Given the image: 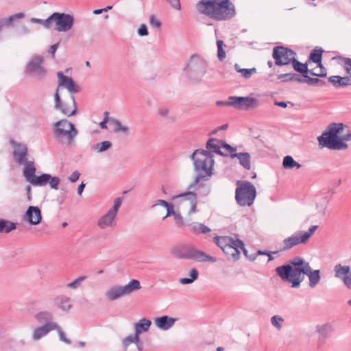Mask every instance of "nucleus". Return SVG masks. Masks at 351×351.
<instances>
[{"mask_svg": "<svg viewBox=\"0 0 351 351\" xmlns=\"http://www.w3.org/2000/svg\"><path fill=\"white\" fill-rule=\"evenodd\" d=\"M198 271L195 268H193L190 270L189 276L190 278H182L180 279V283L182 285H189L194 282L198 278Z\"/></svg>", "mask_w": 351, "mask_h": 351, "instance_id": "obj_40", "label": "nucleus"}, {"mask_svg": "<svg viewBox=\"0 0 351 351\" xmlns=\"http://www.w3.org/2000/svg\"><path fill=\"white\" fill-rule=\"evenodd\" d=\"M179 199L180 203L184 206H189L188 214L189 215L197 212V195L193 192H186L173 197V199Z\"/></svg>", "mask_w": 351, "mask_h": 351, "instance_id": "obj_19", "label": "nucleus"}, {"mask_svg": "<svg viewBox=\"0 0 351 351\" xmlns=\"http://www.w3.org/2000/svg\"><path fill=\"white\" fill-rule=\"evenodd\" d=\"M138 280H131L124 286L116 285L108 289L105 293L106 298L110 301L116 300L123 296L131 294L132 292L141 289Z\"/></svg>", "mask_w": 351, "mask_h": 351, "instance_id": "obj_8", "label": "nucleus"}, {"mask_svg": "<svg viewBox=\"0 0 351 351\" xmlns=\"http://www.w3.org/2000/svg\"><path fill=\"white\" fill-rule=\"evenodd\" d=\"M232 107L239 110L249 111L259 106L257 99L250 97L232 96Z\"/></svg>", "mask_w": 351, "mask_h": 351, "instance_id": "obj_17", "label": "nucleus"}, {"mask_svg": "<svg viewBox=\"0 0 351 351\" xmlns=\"http://www.w3.org/2000/svg\"><path fill=\"white\" fill-rule=\"evenodd\" d=\"M270 322L273 327H274L277 330H280L282 328L285 319L282 316L275 315L271 317Z\"/></svg>", "mask_w": 351, "mask_h": 351, "instance_id": "obj_44", "label": "nucleus"}, {"mask_svg": "<svg viewBox=\"0 0 351 351\" xmlns=\"http://www.w3.org/2000/svg\"><path fill=\"white\" fill-rule=\"evenodd\" d=\"M236 148L234 147L233 152H230L228 156L231 158H237L239 164L245 169L249 170L251 168V156L247 152L236 153Z\"/></svg>", "mask_w": 351, "mask_h": 351, "instance_id": "obj_25", "label": "nucleus"}, {"mask_svg": "<svg viewBox=\"0 0 351 351\" xmlns=\"http://www.w3.org/2000/svg\"><path fill=\"white\" fill-rule=\"evenodd\" d=\"M57 328L56 323H48L36 328L32 332V339L38 341L41 338L45 337L51 330H54Z\"/></svg>", "mask_w": 351, "mask_h": 351, "instance_id": "obj_22", "label": "nucleus"}, {"mask_svg": "<svg viewBox=\"0 0 351 351\" xmlns=\"http://www.w3.org/2000/svg\"><path fill=\"white\" fill-rule=\"evenodd\" d=\"M122 202V197H117L114 200L113 206L98 219L97 225L99 228L104 230L115 226L116 217Z\"/></svg>", "mask_w": 351, "mask_h": 351, "instance_id": "obj_12", "label": "nucleus"}, {"mask_svg": "<svg viewBox=\"0 0 351 351\" xmlns=\"http://www.w3.org/2000/svg\"><path fill=\"white\" fill-rule=\"evenodd\" d=\"M158 113L162 117H166L174 121V118L169 117V109L167 108H161L158 110Z\"/></svg>", "mask_w": 351, "mask_h": 351, "instance_id": "obj_56", "label": "nucleus"}, {"mask_svg": "<svg viewBox=\"0 0 351 351\" xmlns=\"http://www.w3.org/2000/svg\"><path fill=\"white\" fill-rule=\"evenodd\" d=\"M24 17V14L23 12H19V13H17V14H15L14 15H12L10 16L8 19H7V21L6 23L8 24H11L12 21L14 20V19H22Z\"/></svg>", "mask_w": 351, "mask_h": 351, "instance_id": "obj_60", "label": "nucleus"}, {"mask_svg": "<svg viewBox=\"0 0 351 351\" xmlns=\"http://www.w3.org/2000/svg\"><path fill=\"white\" fill-rule=\"evenodd\" d=\"M46 22H51V27L54 24L57 31L65 32L72 28L74 17L69 14L54 12L47 19Z\"/></svg>", "mask_w": 351, "mask_h": 351, "instance_id": "obj_11", "label": "nucleus"}, {"mask_svg": "<svg viewBox=\"0 0 351 351\" xmlns=\"http://www.w3.org/2000/svg\"><path fill=\"white\" fill-rule=\"evenodd\" d=\"M217 57L220 61H223L226 58V53L223 49V42L221 40L217 41Z\"/></svg>", "mask_w": 351, "mask_h": 351, "instance_id": "obj_48", "label": "nucleus"}, {"mask_svg": "<svg viewBox=\"0 0 351 351\" xmlns=\"http://www.w3.org/2000/svg\"><path fill=\"white\" fill-rule=\"evenodd\" d=\"M152 322L149 319L143 318L134 324V332L140 337V335L149 330Z\"/></svg>", "mask_w": 351, "mask_h": 351, "instance_id": "obj_29", "label": "nucleus"}, {"mask_svg": "<svg viewBox=\"0 0 351 351\" xmlns=\"http://www.w3.org/2000/svg\"><path fill=\"white\" fill-rule=\"evenodd\" d=\"M56 326L57 328H56L54 330H56L58 332L60 341L64 342L66 344H71V341L66 337L64 332L62 330L60 326L57 323Z\"/></svg>", "mask_w": 351, "mask_h": 351, "instance_id": "obj_50", "label": "nucleus"}, {"mask_svg": "<svg viewBox=\"0 0 351 351\" xmlns=\"http://www.w3.org/2000/svg\"><path fill=\"white\" fill-rule=\"evenodd\" d=\"M31 21L34 23H39V24L42 25L43 26H44L47 29L51 28V22H49V23H47V22H46L47 19L43 20V19H36V18H32Z\"/></svg>", "mask_w": 351, "mask_h": 351, "instance_id": "obj_55", "label": "nucleus"}, {"mask_svg": "<svg viewBox=\"0 0 351 351\" xmlns=\"http://www.w3.org/2000/svg\"><path fill=\"white\" fill-rule=\"evenodd\" d=\"M338 59L340 60L339 64L346 70L347 76L351 79V59L341 56L338 57Z\"/></svg>", "mask_w": 351, "mask_h": 351, "instance_id": "obj_41", "label": "nucleus"}, {"mask_svg": "<svg viewBox=\"0 0 351 351\" xmlns=\"http://www.w3.org/2000/svg\"><path fill=\"white\" fill-rule=\"evenodd\" d=\"M149 23L151 25L156 27H160L161 26V23L154 15L150 16Z\"/></svg>", "mask_w": 351, "mask_h": 351, "instance_id": "obj_63", "label": "nucleus"}, {"mask_svg": "<svg viewBox=\"0 0 351 351\" xmlns=\"http://www.w3.org/2000/svg\"><path fill=\"white\" fill-rule=\"evenodd\" d=\"M282 166L285 169H290L294 167L299 169L301 167V165L297 162L292 156H286L284 157L282 160Z\"/></svg>", "mask_w": 351, "mask_h": 351, "instance_id": "obj_35", "label": "nucleus"}, {"mask_svg": "<svg viewBox=\"0 0 351 351\" xmlns=\"http://www.w3.org/2000/svg\"><path fill=\"white\" fill-rule=\"evenodd\" d=\"M138 338L139 337L135 332L133 335L125 337L122 341L123 349L126 350L130 344L137 343Z\"/></svg>", "mask_w": 351, "mask_h": 351, "instance_id": "obj_43", "label": "nucleus"}, {"mask_svg": "<svg viewBox=\"0 0 351 351\" xmlns=\"http://www.w3.org/2000/svg\"><path fill=\"white\" fill-rule=\"evenodd\" d=\"M110 122L114 125L115 128L114 131L115 132H122L125 134L128 132V128L127 126L123 125L119 120L111 118L110 119Z\"/></svg>", "mask_w": 351, "mask_h": 351, "instance_id": "obj_46", "label": "nucleus"}, {"mask_svg": "<svg viewBox=\"0 0 351 351\" xmlns=\"http://www.w3.org/2000/svg\"><path fill=\"white\" fill-rule=\"evenodd\" d=\"M197 176H212L215 160L213 155L204 149H198L191 155Z\"/></svg>", "mask_w": 351, "mask_h": 351, "instance_id": "obj_4", "label": "nucleus"}, {"mask_svg": "<svg viewBox=\"0 0 351 351\" xmlns=\"http://www.w3.org/2000/svg\"><path fill=\"white\" fill-rule=\"evenodd\" d=\"M208 62L202 57L197 55L191 56L185 66L189 77L195 81H199L207 72Z\"/></svg>", "mask_w": 351, "mask_h": 351, "instance_id": "obj_6", "label": "nucleus"}, {"mask_svg": "<svg viewBox=\"0 0 351 351\" xmlns=\"http://www.w3.org/2000/svg\"><path fill=\"white\" fill-rule=\"evenodd\" d=\"M276 274L283 281L291 284V287L298 288L304 280L306 274L309 279V287H315L320 281V271L313 270L308 262L302 257H296L291 260L288 264L277 267L275 269Z\"/></svg>", "mask_w": 351, "mask_h": 351, "instance_id": "obj_1", "label": "nucleus"}, {"mask_svg": "<svg viewBox=\"0 0 351 351\" xmlns=\"http://www.w3.org/2000/svg\"><path fill=\"white\" fill-rule=\"evenodd\" d=\"M199 14L217 21H226L236 14L235 8L230 0H201L196 4Z\"/></svg>", "mask_w": 351, "mask_h": 351, "instance_id": "obj_2", "label": "nucleus"}, {"mask_svg": "<svg viewBox=\"0 0 351 351\" xmlns=\"http://www.w3.org/2000/svg\"><path fill=\"white\" fill-rule=\"evenodd\" d=\"M317 67L319 68V72L310 71L311 74L319 77L326 76V69L322 65V62L320 63V64H317Z\"/></svg>", "mask_w": 351, "mask_h": 351, "instance_id": "obj_52", "label": "nucleus"}, {"mask_svg": "<svg viewBox=\"0 0 351 351\" xmlns=\"http://www.w3.org/2000/svg\"><path fill=\"white\" fill-rule=\"evenodd\" d=\"M25 218V220L27 221L30 224H38L42 219L41 211L40 208L37 206H29L26 211Z\"/></svg>", "mask_w": 351, "mask_h": 351, "instance_id": "obj_23", "label": "nucleus"}, {"mask_svg": "<svg viewBox=\"0 0 351 351\" xmlns=\"http://www.w3.org/2000/svg\"><path fill=\"white\" fill-rule=\"evenodd\" d=\"M234 69L235 70L241 74V75L245 78L249 79L251 77V76L256 73V68H252V69H241L239 67V65L238 64H234Z\"/></svg>", "mask_w": 351, "mask_h": 351, "instance_id": "obj_39", "label": "nucleus"}, {"mask_svg": "<svg viewBox=\"0 0 351 351\" xmlns=\"http://www.w3.org/2000/svg\"><path fill=\"white\" fill-rule=\"evenodd\" d=\"M168 202L163 199H158L155 204H153L152 207L156 206H162L163 207H167L168 206Z\"/></svg>", "mask_w": 351, "mask_h": 351, "instance_id": "obj_64", "label": "nucleus"}, {"mask_svg": "<svg viewBox=\"0 0 351 351\" xmlns=\"http://www.w3.org/2000/svg\"><path fill=\"white\" fill-rule=\"evenodd\" d=\"M214 242L223 251H225L226 248L230 246V245H235L234 241L236 239L232 237H215Z\"/></svg>", "mask_w": 351, "mask_h": 351, "instance_id": "obj_31", "label": "nucleus"}, {"mask_svg": "<svg viewBox=\"0 0 351 351\" xmlns=\"http://www.w3.org/2000/svg\"><path fill=\"white\" fill-rule=\"evenodd\" d=\"M27 149L26 146L21 144H14L13 154L15 160L20 165L23 164L26 160Z\"/></svg>", "mask_w": 351, "mask_h": 351, "instance_id": "obj_27", "label": "nucleus"}, {"mask_svg": "<svg viewBox=\"0 0 351 351\" xmlns=\"http://www.w3.org/2000/svg\"><path fill=\"white\" fill-rule=\"evenodd\" d=\"M112 146V144L110 141H102L101 143L95 144L92 147V149L94 151L97 152V153H102V152H106V150L109 149L110 148H111Z\"/></svg>", "mask_w": 351, "mask_h": 351, "instance_id": "obj_38", "label": "nucleus"}, {"mask_svg": "<svg viewBox=\"0 0 351 351\" xmlns=\"http://www.w3.org/2000/svg\"><path fill=\"white\" fill-rule=\"evenodd\" d=\"M27 182L34 186H43L47 184V179L50 177H25Z\"/></svg>", "mask_w": 351, "mask_h": 351, "instance_id": "obj_36", "label": "nucleus"}, {"mask_svg": "<svg viewBox=\"0 0 351 351\" xmlns=\"http://www.w3.org/2000/svg\"><path fill=\"white\" fill-rule=\"evenodd\" d=\"M170 5L171 6L177 10H180L181 9V5H180V0H166Z\"/></svg>", "mask_w": 351, "mask_h": 351, "instance_id": "obj_62", "label": "nucleus"}, {"mask_svg": "<svg viewBox=\"0 0 351 351\" xmlns=\"http://www.w3.org/2000/svg\"><path fill=\"white\" fill-rule=\"evenodd\" d=\"M53 134L55 139L60 144L75 145V138L78 134L74 124L67 119H61L53 124Z\"/></svg>", "mask_w": 351, "mask_h": 351, "instance_id": "obj_3", "label": "nucleus"}, {"mask_svg": "<svg viewBox=\"0 0 351 351\" xmlns=\"http://www.w3.org/2000/svg\"><path fill=\"white\" fill-rule=\"evenodd\" d=\"M16 229V224L12 221L0 219V232L8 233Z\"/></svg>", "mask_w": 351, "mask_h": 351, "instance_id": "obj_37", "label": "nucleus"}, {"mask_svg": "<svg viewBox=\"0 0 351 351\" xmlns=\"http://www.w3.org/2000/svg\"><path fill=\"white\" fill-rule=\"evenodd\" d=\"M335 277L340 280L344 287L351 290V267L350 265L336 264L333 268Z\"/></svg>", "mask_w": 351, "mask_h": 351, "instance_id": "obj_18", "label": "nucleus"}, {"mask_svg": "<svg viewBox=\"0 0 351 351\" xmlns=\"http://www.w3.org/2000/svg\"><path fill=\"white\" fill-rule=\"evenodd\" d=\"M35 318L39 323H55L54 322L51 321L53 319L52 313L47 311H41L36 313L35 315Z\"/></svg>", "mask_w": 351, "mask_h": 351, "instance_id": "obj_33", "label": "nucleus"}, {"mask_svg": "<svg viewBox=\"0 0 351 351\" xmlns=\"http://www.w3.org/2000/svg\"><path fill=\"white\" fill-rule=\"evenodd\" d=\"M191 230L196 234H206L211 231L208 226L201 223H193Z\"/></svg>", "mask_w": 351, "mask_h": 351, "instance_id": "obj_34", "label": "nucleus"}, {"mask_svg": "<svg viewBox=\"0 0 351 351\" xmlns=\"http://www.w3.org/2000/svg\"><path fill=\"white\" fill-rule=\"evenodd\" d=\"M320 147H327L332 150H342L348 147V145L340 138H336L327 132H324L317 137Z\"/></svg>", "mask_w": 351, "mask_h": 351, "instance_id": "obj_13", "label": "nucleus"}, {"mask_svg": "<svg viewBox=\"0 0 351 351\" xmlns=\"http://www.w3.org/2000/svg\"><path fill=\"white\" fill-rule=\"evenodd\" d=\"M173 218H174L175 223L178 228H182L184 226V223L183 218H182V215H180V213H176L174 215Z\"/></svg>", "mask_w": 351, "mask_h": 351, "instance_id": "obj_54", "label": "nucleus"}, {"mask_svg": "<svg viewBox=\"0 0 351 351\" xmlns=\"http://www.w3.org/2000/svg\"><path fill=\"white\" fill-rule=\"evenodd\" d=\"M54 101L55 109L59 110L65 116L71 117L76 114L77 106L74 96H71L69 103L62 102L60 94L58 93V88H57L54 94Z\"/></svg>", "mask_w": 351, "mask_h": 351, "instance_id": "obj_14", "label": "nucleus"}, {"mask_svg": "<svg viewBox=\"0 0 351 351\" xmlns=\"http://www.w3.org/2000/svg\"><path fill=\"white\" fill-rule=\"evenodd\" d=\"M44 58L40 55L32 56L25 66V73L28 76L40 80L47 73V70L43 66Z\"/></svg>", "mask_w": 351, "mask_h": 351, "instance_id": "obj_9", "label": "nucleus"}, {"mask_svg": "<svg viewBox=\"0 0 351 351\" xmlns=\"http://www.w3.org/2000/svg\"><path fill=\"white\" fill-rule=\"evenodd\" d=\"M303 77H304L303 83H306L309 85H319V86H322L324 84V82H322L319 79L310 77L307 75V74H305Z\"/></svg>", "mask_w": 351, "mask_h": 351, "instance_id": "obj_49", "label": "nucleus"}, {"mask_svg": "<svg viewBox=\"0 0 351 351\" xmlns=\"http://www.w3.org/2000/svg\"><path fill=\"white\" fill-rule=\"evenodd\" d=\"M328 81L332 84L336 88L351 85V79L348 76L341 77L340 75H332L328 77Z\"/></svg>", "mask_w": 351, "mask_h": 351, "instance_id": "obj_28", "label": "nucleus"}, {"mask_svg": "<svg viewBox=\"0 0 351 351\" xmlns=\"http://www.w3.org/2000/svg\"><path fill=\"white\" fill-rule=\"evenodd\" d=\"M316 331L320 338L327 339L335 332V327L331 323L327 322L323 324L317 325L316 326Z\"/></svg>", "mask_w": 351, "mask_h": 351, "instance_id": "obj_26", "label": "nucleus"}, {"mask_svg": "<svg viewBox=\"0 0 351 351\" xmlns=\"http://www.w3.org/2000/svg\"><path fill=\"white\" fill-rule=\"evenodd\" d=\"M235 245H230L228 247L226 248L223 252L227 255L228 258H232L233 261H237L240 258V250H243L245 255L247 256V250L245 248L243 242L236 238V240L234 241Z\"/></svg>", "mask_w": 351, "mask_h": 351, "instance_id": "obj_21", "label": "nucleus"}, {"mask_svg": "<svg viewBox=\"0 0 351 351\" xmlns=\"http://www.w3.org/2000/svg\"><path fill=\"white\" fill-rule=\"evenodd\" d=\"M206 147L208 152H214L223 156H228L230 152L234 151V147L221 140L210 138L208 140Z\"/></svg>", "mask_w": 351, "mask_h": 351, "instance_id": "obj_16", "label": "nucleus"}, {"mask_svg": "<svg viewBox=\"0 0 351 351\" xmlns=\"http://www.w3.org/2000/svg\"><path fill=\"white\" fill-rule=\"evenodd\" d=\"M175 256L179 258L194 259L199 262L210 261L215 263L217 261L215 257L209 256L205 252L198 250L193 246H183L175 250Z\"/></svg>", "mask_w": 351, "mask_h": 351, "instance_id": "obj_7", "label": "nucleus"}, {"mask_svg": "<svg viewBox=\"0 0 351 351\" xmlns=\"http://www.w3.org/2000/svg\"><path fill=\"white\" fill-rule=\"evenodd\" d=\"M216 105L218 106H232V96L228 97V101H217Z\"/></svg>", "mask_w": 351, "mask_h": 351, "instance_id": "obj_57", "label": "nucleus"}, {"mask_svg": "<svg viewBox=\"0 0 351 351\" xmlns=\"http://www.w3.org/2000/svg\"><path fill=\"white\" fill-rule=\"evenodd\" d=\"M272 56L276 65H287L294 60L295 53L286 47L278 46L274 48Z\"/></svg>", "mask_w": 351, "mask_h": 351, "instance_id": "obj_15", "label": "nucleus"}, {"mask_svg": "<svg viewBox=\"0 0 351 351\" xmlns=\"http://www.w3.org/2000/svg\"><path fill=\"white\" fill-rule=\"evenodd\" d=\"M138 34L141 36H147L149 32L147 26L145 24H142L138 29Z\"/></svg>", "mask_w": 351, "mask_h": 351, "instance_id": "obj_59", "label": "nucleus"}, {"mask_svg": "<svg viewBox=\"0 0 351 351\" xmlns=\"http://www.w3.org/2000/svg\"><path fill=\"white\" fill-rule=\"evenodd\" d=\"M165 208L167 209V214L163 217V219H165L167 217H170V216H174V215L177 213L176 211H174L173 206L171 204H168V206L165 207Z\"/></svg>", "mask_w": 351, "mask_h": 351, "instance_id": "obj_61", "label": "nucleus"}, {"mask_svg": "<svg viewBox=\"0 0 351 351\" xmlns=\"http://www.w3.org/2000/svg\"><path fill=\"white\" fill-rule=\"evenodd\" d=\"M235 191V199L241 206H251L256 197V191L254 186L247 181H237Z\"/></svg>", "mask_w": 351, "mask_h": 351, "instance_id": "obj_5", "label": "nucleus"}, {"mask_svg": "<svg viewBox=\"0 0 351 351\" xmlns=\"http://www.w3.org/2000/svg\"><path fill=\"white\" fill-rule=\"evenodd\" d=\"M344 129V126L342 123H331L330 124L327 128L324 131V132H327L329 134L333 135L336 138H339L338 134H341Z\"/></svg>", "mask_w": 351, "mask_h": 351, "instance_id": "obj_32", "label": "nucleus"}, {"mask_svg": "<svg viewBox=\"0 0 351 351\" xmlns=\"http://www.w3.org/2000/svg\"><path fill=\"white\" fill-rule=\"evenodd\" d=\"M57 77L58 78V89L60 87H63L72 94L77 93L80 91V88L75 84L71 77L64 75L62 71L57 73Z\"/></svg>", "mask_w": 351, "mask_h": 351, "instance_id": "obj_20", "label": "nucleus"}, {"mask_svg": "<svg viewBox=\"0 0 351 351\" xmlns=\"http://www.w3.org/2000/svg\"><path fill=\"white\" fill-rule=\"evenodd\" d=\"M323 50L322 49H315L310 54V60L317 64L322 62Z\"/></svg>", "mask_w": 351, "mask_h": 351, "instance_id": "obj_47", "label": "nucleus"}, {"mask_svg": "<svg viewBox=\"0 0 351 351\" xmlns=\"http://www.w3.org/2000/svg\"><path fill=\"white\" fill-rule=\"evenodd\" d=\"M177 319V318L171 317L167 315H163L155 318L154 323L158 328L165 331L172 328Z\"/></svg>", "mask_w": 351, "mask_h": 351, "instance_id": "obj_24", "label": "nucleus"}, {"mask_svg": "<svg viewBox=\"0 0 351 351\" xmlns=\"http://www.w3.org/2000/svg\"><path fill=\"white\" fill-rule=\"evenodd\" d=\"M23 165H24L23 176H36V168L33 162L25 160Z\"/></svg>", "mask_w": 351, "mask_h": 351, "instance_id": "obj_45", "label": "nucleus"}, {"mask_svg": "<svg viewBox=\"0 0 351 351\" xmlns=\"http://www.w3.org/2000/svg\"><path fill=\"white\" fill-rule=\"evenodd\" d=\"M60 183L59 177H50L47 179V184H49L51 188L58 189V186Z\"/></svg>", "mask_w": 351, "mask_h": 351, "instance_id": "obj_53", "label": "nucleus"}, {"mask_svg": "<svg viewBox=\"0 0 351 351\" xmlns=\"http://www.w3.org/2000/svg\"><path fill=\"white\" fill-rule=\"evenodd\" d=\"M55 305L63 311L68 312L72 307L71 299L64 295H60L54 300Z\"/></svg>", "mask_w": 351, "mask_h": 351, "instance_id": "obj_30", "label": "nucleus"}, {"mask_svg": "<svg viewBox=\"0 0 351 351\" xmlns=\"http://www.w3.org/2000/svg\"><path fill=\"white\" fill-rule=\"evenodd\" d=\"M287 81H296V82H298L300 83H303L304 78L300 77L298 75H296L295 73H290L289 79L284 80V82H287Z\"/></svg>", "mask_w": 351, "mask_h": 351, "instance_id": "obj_58", "label": "nucleus"}, {"mask_svg": "<svg viewBox=\"0 0 351 351\" xmlns=\"http://www.w3.org/2000/svg\"><path fill=\"white\" fill-rule=\"evenodd\" d=\"M292 64H293V69L300 73L303 76L305 75V74H307L308 71V67H307V64H302L301 62H300L299 61H298L294 57V60L292 61Z\"/></svg>", "mask_w": 351, "mask_h": 351, "instance_id": "obj_42", "label": "nucleus"}, {"mask_svg": "<svg viewBox=\"0 0 351 351\" xmlns=\"http://www.w3.org/2000/svg\"><path fill=\"white\" fill-rule=\"evenodd\" d=\"M86 278V276H82L74 280L73 281L71 282L67 285V287L75 289L80 287L82 282H83Z\"/></svg>", "mask_w": 351, "mask_h": 351, "instance_id": "obj_51", "label": "nucleus"}, {"mask_svg": "<svg viewBox=\"0 0 351 351\" xmlns=\"http://www.w3.org/2000/svg\"><path fill=\"white\" fill-rule=\"evenodd\" d=\"M317 225L311 226L307 231H298L289 237L283 240V247L282 250L285 251L299 244L306 243L311 236L318 229Z\"/></svg>", "mask_w": 351, "mask_h": 351, "instance_id": "obj_10", "label": "nucleus"}]
</instances>
